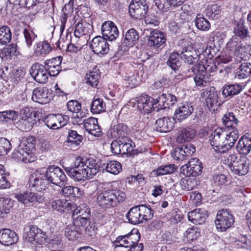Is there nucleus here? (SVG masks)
<instances>
[{
  "label": "nucleus",
  "instance_id": "1",
  "mask_svg": "<svg viewBox=\"0 0 251 251\" xmlns=\"http://www.w3.org/2000/svg\"><path fill=\"white\" fill-rule=\"evenodd\" d=\"M99 170V166L95 160L89 158L84 160L81 157L76 158L73 165L65 168L67 174L78 181L85 178H91Z\"/></svg>",
  "mask_w": 251,
  "mask_h": 251
},
{
  "label": "nucleus",
  "instance_id": "2",
  "mask_svg": "<svg viewBox=\"0 0 251 251\" xmlns=\"http://www.w3.org/2000/svg\"><path fill=\"white\" fill-rule=\"evenodd\" d=\"M126 197L125 192L120 189H108L99 194L97 199L101 208L110 209L116 207L118 203L124 201Z\"/></svg>",
  "mask_w": 251,
  "mask_h": 251
},
{
  "label": "nucleus",
  "instance_id": "3",
  "mask_svg": "<svg viewBox=\"0 0 251 251\" xmlns=\"http://www.w3.org/2000/svg\"><path fill=\"white\" fill-rule=\"evenodd\" d=\"M34 142L35 138L30 137L27 138L26 141L21 142L13 152V158L25 163L34 162L36 159V156L33 152Z\"/></svg>",
  "mask_w": 251,
  "mask_h": 251
},
{
  "label": "nucleus",
  "instance_id": "4",
  "mask_svg": "<svg viewBox=\"0 0 251 251\" xmlns=\"http://www.w3.org/2000/svg\"><path fill=\"white\" fill-rule=\"evenodd\" d=\"M47 180L51 183L63 188H71L66 185V176L62 169L55 166H49L46 172Z\"/></svg>",
  "mask_w": 251,
  "mask_h": 251
},
{
  "label": "nucleus",
  "instance_id": "5",
  "mask_svg": "<svg viewBox=\"0 0 251 251\" xmlns=\"http://www.w3.org/2000/svg\"><path fill=\"white\" fill-rule=\"evenodd\" d=\"M205 62L200 61L198 63L199 69L204 72L196 75L194 77L195 84L197 86H205L210 81L211 75H208V73H213L217 70L216 65L213 62H208L205 60Z\"/></svg>",
  "mask_w": 251,
  "mask_h": 251
},
{
  "label": "nucleus",
  "instance_id": "6",
  "mask_svg": "<svg viewBox=\"0 0 251 251\" xmlns=\"http://www.w3.org/2000/svg\"><path fill=\"white\" fill-rule=\"evenodd\" d=\"M235 219L231 212L227 209L219 210L215 221L216 228L219 232H224L234 224Z\"/></svg>",
  "mask_w": 251,
  "mask_h": 251
},
{
  "label": "nucleus",
  "instance_id": "7",
  "mask_svg": "<svg viewBox=\"0 0 251 251\" xmlns=\"http://www.w3.org/2000/svg\"><path fill=\"white\" fill-rule=\"evenodd\" d=\"M72 211L73 222L77 226L84 228L90 218V208L86 205H75Z\"/></svg>",
  "mask_w": 251,
  "mask_h": 251
},
{
  "label": "nucleus",
  "instance_id": "8",
  "mask_svg": "<svg viewBox=\"0 0 251 251\" xmlns=\"http://www.w3.org/2000/svg\"><path fill=\"white\" fill-rule=\"evenodd\" d=\"M226 131L222 128H217L212 131L209 136V143L214 151L223 153V145L225 140Z\"/></svg>",
  "mask_w": 251,
  "mask_h": 251
},
{
  "label": "nucleus",
  "instance_id": "9",
  "mask_svg": "<svg viewBox=\"0 0 251 251\" xmlns=\"http://www.w3.org/2000/svg\"><path fill=\"white\" fill-rule=\"evenodd\" d=\"M148 6L145 0H132L129 6V13L135 19H141L147 12Z\"/></svg>",
  "mask_w": 251,
  "mask_h": 251
},
{
  "label": "nucleus",
  "instance_id": "10",
  "mask_svg": "<svg viewBox=\"0 0 251 251\" xmlns=\"http://www.w3.org/2000/svg\"><path fill=\"white\" fill-rule=\"evenodd\" d=\"M69 120L68 116L60 114H50L44 120L46 125L51 129H57L65 126Z\"/></svg>",
  "mask_w": 251,
  "mask_h": 251
},
{
  "label": "nucleus",
  "instance_id": "11",
  "mask_svg": "<svg viewBox=\"0 0 251 251\" xmlns=\"http://www.w3.org/2000/svg\"><path fill=\"white\" fill-rule=\"evenodd\" d=\"M26 239L32 244H43L47 238L46 233L35 225L29 226V231L27 232Z\"/></svg>",
  "mask_w": 251,
  "mask_h": 251
},
{
  "label": "nucleus",
  "instance_id": "12",
  "mask_svg": "<svg viewBox=\"0 0 251 251\" xmlns=\"http://www.w3.org/2000/svg\"><path fill=\"white\" fill-rule=\"evenodd\" d=\"M157 104L158 103L155 102V99L148 97L147 95L142 96L137 100L138 109L147 113L150 112L152 109L155 110L156 108L158 111L159 108Z\"/></svg>",
  "mask_w": 251,
  "mask_h": 251
},
{
  "label": "nucleus",
  "instance_id": "13",
  "mask_svg": "<svg viewBox=\"0 0 251 251\" xmlns=\"http://www.w3.org/2000/svg\"><path fill=\"white\" fill-rule=\"evenodd\" d=\"M30 74L36 82L40 83L47 82L49 76L45 66L39 63H35L31 66Z\"/></svg>",
  "mask_w": 251,
  "mask_h": 251
},
{
  "label": "nucleus",
  "instance_id": "14",
  "mask_svg": "<svg viewBox=\"0 0 251 251\" xmlns=\"http://www.w3.org/2000/svg\"><path fill=\"white\" fill-rule=\"evenodd\" d=\"M101 31L102 37L110 41L116 40L119 35L116 25L110 21H106L102 24Z\"/></svg>",
  "mask_w": 251,
  "mask_h": 251
},
{
  "label": "nucleus",
  "instance_id": "15",
  "mask_svg": "<svg viewBox=\"0 0 251 251\" xmlns=\"http://www.w3.org/2000/svg\"><path fill=\"white\" fill-rule=\"evenodd\" d=\"M104 37L98 36L94 37L91 42V48L97 54H105L109 50V45Z\"/></svg>",
  "mask_w": 251,
  "mask_h": 251
},
{
  "label": "nucleus",
  "instance_id": "16",
  "mask_svg": "<svg viewBox=\"0 0 251 251\" xmlns=\"http://www.w3.org/2000/svg\"><path fill=\"white\" fill-rule=\"evenodd\" d=\"M194 108L191 103L183 102L180 103L175 111L174 120L176 123H180L190 116Z\"/></svg>",
  "mask_w": 251,
  "mask_h": 251
},
{
  "label": "nucleus",
  "instance_id": "17",
  "mask_svg": "<svg viewBox=\"0 0 251 251\" xmlns=\"http://www.w3.org/2000/svg\"><path fill=\"white\" fill-rule=\"evenodd\" d=\"M93 30V25L85 22L79 21L75 25L74 35L76 38L84 37L86 40L90 39Z\"/></svg>",
  "mask_w": 251,
  "mask_h": 251
},
{
  "label": "nucleus",
  "instance_id": "18",
  "mask_svg": "<svg viewBox=\"0 0 251 251\" xmlns=\"http://www.w3.org/2000/svg\"><path fill=\"white\" fill-rule=\"evenodd\" d=\"M50 204L53 210L60 213H70L75 207V204L64 199L52 200Z\"/></svg>",
  "mask_w": 251,
  "mask_h": 251
},
{
  "label": "nucleus",
  "instance_id": "19",
  "mask_svg": "<svg viewBox=\"0 0 251 251\" xmlns=\"http://www.w3.org/2000/svg\"><path fill=\"white\" fill-rule=\"evenodd\" d=\"M85 129L92 135L99 137L101 135L102 131L100 127L98 125L97 119L90 117L82 121Z\"/></svg>",
  "mask_w": 251,
  "mask_h": 251
},
{
  "label": "nucleus",
  "instance_id": "20",
  "mask_svg": "<svg viewBox=\"0 0 251 251\" xmlns=\"http://www.w3.org/2000/svg\"><path fill=\"white\" fill-rule=\"evenodd\" d=\"M18 240V236L14 231L8 228L0 230V243L9 246L15 244Z\"/></svg>",
  "mask_w": 251,
  "mask_h": 251
},
{
  "label": "nucleus",
  "instance_id": "21",
  "mask_svg": "<svg viewBox=\"0 0 251 251\" xmlns=\"http://www.w3.org/2000/svg\"><path fill=\"white\" fill-rule=\"evenodd\" d=\"M180 56L182 59H183L185 62L189 64H192L196 61L198 62V63L200 61H200V59L202 58V55H198L196 50L192 47L183 48Z\"/></svg>",
  "mask_w": 251,
  "mask_h": 251
},
{
  "label": "nucleus",
  "instance_id": "22",
  "mask_svg": "<svg viewBox=\"0 0 251 251\" xmlns=\"http://www.w3.org/2000/svg\"><path fill=\"white\" fill-rule=\"evenodd\" d=\"M62 62V57L58 56L49 59L45 62V67L50 76H56L61 71L60 65Z\"/></svg>",
  "mask_w": 251,
  "mask_h": 251
},
{
  "label": "nucleus",
  "instance_id": "23",
  "mask_svg": "<svg viewBox=\"0 0 251 251\" xmlns=\"http://www.w3.org/2000/svg\"><path fill=\"white\" fill-rule=\"evenodd\" d=\"M166 41V39L163 32L154 30L151 33L148 44L149 46L157 49L163 45Z\"/></svg>",
  "mask_w": 251,
  "mask_h": 251
},
{
  "label": "nucleus",
  "instance_id": "24",
  "mask_svg": "<svg viewBox=\"0 0 251 251\" xmlns=\"http://www.w3.org/2000/svg\"><path fill=\"white\" fill-rule=\"evenodd\" d=\"M205 210L198 208L188 213V220L195 225H201L204 223L207 217V214Z\"/></svg>",
  "mask_w": 251,
  "mask_h": 251
},
{
  "label": "nucleus",
  "instance_id": "25",
  "mask_svg": "<svg viewBox=\"0 0 251 251\" xmlns=\"http://www.w3.org/2000/svg\"><path fill=\"white\" fill-rule=\"evenodd\" d=\"M15 198L18 201L24 204H27L28 202L31 203L35 201L42 202L43 199L42 196L35 194L30 191L27 190L24 193H20L15 195Z\"/></svg>",
  "mask_w": 251,
  "mask_h": 251
},
{
  "label": "nucleus",
  "instance_id": "26",
  "mask_svg": "<svg viewBox=\"0 0 251 251\" xmlns=\"http://www.w3.org/2000/svg\"><path fill=\"white\" fill-rule=\"evenodd\" d=\"M21 119L20 123L24 125L23 129L25 130H29L31 129L34 124L32 117V111L28 107L22 108L20 111Z\"/></svg>",
  "mask_w": 251,
  "mask_h": 251
},
{
  "label": "nucleus",
  "instance_id": "27",
  "mask_svg": "<svg viewBox=\"0 0 251 251\" xmlns=\"http://www.w3.org/2000/svg\"><path fill=\"white\" fill-rule=\"evenodd\" d=\"M128 132L127 126L121 123L112 126L109 129L108 133L113 138L122 139L127 137Z\"/></svg>",
  "mask_w": 251,
  "mask_h": 251
},
{
  "label": "nucleus",
  "instance_id": "28",
  "mask_svg": "<svg viewBox=\"0 0 251 251\" xmlns=\"http://www.w3.org/2000/svg\"><path fill=\"white\" fill-rule=\"evenodd\" d=\"M177 101V98L170 93L162 94L155 99V102L158 103L159 109L165 108L174 105Z\"/></svg>",
  "mask_w": 251,
  "mask_h": 251
},
{
  "label": "nucleus",
  "instance_id": "29",
  "mask_svg": "<svg viewBox=\"0 0 251 251\" xmlns=\"http://www.w3.org/2000/svg\"><path fill=\"white\" fill-rule=\"evenodd\" d=\"M67 105L68 110L75 114L74 117L78 119L77 123L80 124L82 121L81 119L86 116V113L81 109V104L77 100H71L68 102Z\"/></svg>",
  "mask_w": 251,
  "mask_h": 251
},
{
  "label": "nucleus",
  "instance_id": "30",
  "mask_svg": "<svg viewBox=\"0 0 251 251\" xmlns=\"http://www.w3.org/2000/svg\"><path fill=\"white\" fill-rule=\"evenodd\" d=\"M51 50V47L47 41H39L34 45L33 53L37 57H45Z\"/></svg>",
  "mask_w": 251,
  "mask_h": 251
},
{
  "label": "nucleus",
  "instance_id": "31",
  "mask_svg": "<svg viewBox=\"0 0 251 251\" xmlns=\"http://www.w3.org/2000/svg\"><path fill=\"white\" fill-rule=\"evenodd\" d=\"M81 227L82 226H78L73 222V224H69L65 227L64 235L70 241H75L81 235Z\"/></svg>",
  "mask_w": 251,
  "mask_h": 251
},
{
  "label": "nucleus",
  "instance_id": "32",
  "mask_svg": "<svg viewBox=\"0 0 251 251\" xmlns=\"http://www.w3.org/2000/svg\"><path fill=\"white\" fill-rule=\"evenodd\" d=\"M239 138V132L238 130L231 131L229 133L226 131L225 140L223 145V153L229 151L233 147Z\"/></svg>",
  "mask_w": 251,
  "mask_h": 251
},
{
  "label": "nucleus",
  "instance_id": "33",
  "mask_svg": "<svg viewBox=\"0 0 251 251\" xmlns=\"http://www.w3.org/2000/svg\"><path fill=\"white\" fill-rule=\"evenodd\" d=\"M205 102L208 107L212 108L214 105H217L219 101L218 93L214 87H210L203 93Z\"/></svg>",
  "mask_w": 251,
  "mask_h": 251
},
{
  "label": "nucleus",
  "instance_id": "34",
  "mask_svg": "<svg viewBox=\"0 0 251 251\" xmlns=\"http://www.w3.org/2000/svg\"><path fill=\"white\" fill-rule=\"evenodd\" d=\"M222 120L223 124L229 130L231 131L238 130L239 121L233 113L229 112L225 114Z\"/></svg>",
  "mask_w": 251,
  "mask_h": 251
},
{
  "label": "nucleus",
  "instance_id": "35",
  "mask_svg": "<svg viewBox=\"0 0 251 251\" xmlns=\"http://www.w3.org/2000/svg\"><path fill=\"white\" fill-rule=\"evenodd\" d=\"M237 151L241 154H248L251 151V138L242 136L236 146Z\"/></svg>",
  "mask_w": 251,
  "mask_h": 251
},
{
  "label": "nucleus",
  "instance_id": "36",
  "mask_svg": "<svg viewBox=\"0 0 251 251\" xmlns=\"http://www.w3.org/2000/svg\"><path fill=\"white\" fill-rule=\"evenodd\" d=\"M139 39V35L137 31L133 28H131L126 32L123 44L127 47H132L138 42Z\"/></svg>",
  "mask_w": 251,
  "mask_h": 251
},
{
  "label": "nucleus",
  "instance_id": "37",
  "mask_svg": "<svg viewBox=\"0 0 251 251\" xmlns=\"http://www.w3.org/2000/svg\"><path fill=\"white\" fill-rule=\"evenodd\" d=\"M155 126L157 131L167 132L173 129L174 124L169 118L164 117L156 121Z\"/></svg>",
  "mask_w": 251,
  "mask_h": 251
},
{
  "label": "nucleus",
  "instance_id": "38",
  "mask_svg": "<svg viewBox=\"0 0 251 251\" xmlns=\"http://www.w3.org/2000/svg\"><path fill=\"white\" fill-rule=\"evenodd\" d=\"M251 76V64L245 62L240 65L235 73V78L242 79Z\"/></svg>",
  "mask_w": 251,
  "mask_h": 251
},
{
  "label": "nucleus",
  "instance_id": "39",
  "mask_svg": "<svg viewBox=\"0 0 251 251\" xmlns=\"http://www.w3.org/2000/svg\"><path fill=\"white\" fill-rule=\"evenodd\" d=\"M124 81L126 86L133 87L139 84L137 73L134 69L127 71L124 75Z\"/></svg>",
  "mask_w": 251,
  "mask_h": 251
},
{
  "label": "nucleus",
  "instance_id": "40",
  "mask_svg": "<svg viewBox=\"0 0 251 251\" xmlns=\"http://www.w3.org/2000/svg\"><path fill=\"white\" fill-rule=\"evenodd\" d=\"M243 90V86L239 84L225 85L223 87L222 94L225 97H232L239 94Z\"/></svg>",
  "mask_w": 251,
  "mask_h": 251
},
{
  "label": "nucleus",
  "instance_id": "41",
  "mask_svg": "<svg viewBox=\"0 0 251 251\" xmlns=\"http://www.w3.org/2000/svg\"><path fill=\"white\" fill-rule=\"evenodd\" d=\"M32 99L33 101L41 104L47 103L49 101L48 93L42 88H36L33 90Z\"/></svg>",
  "mask_w": 251,
  "mask_h": 251
},
{
  "label": "nucleus",
  "instance_id": "42",
  "mask_svg": "<svg viewBox=\"0 0 251 251\" xmlns=\"http://www.w3.org/2000/svg\"><path fill=\"white\" fill-rule=\"evenodd\" d=\"M249 169V166L246 159L243 158V160L240 161L239 163L235 164L230 169L234 174L239 176H244L248 173Z\"/></svg>",
  "mask_w": 251,
  "mask_h": 251
},
{
  "label": "nucleus",
  "instance_id": "43",
  "mask_svg": "<svg viewBox=\"0 0 251 251\" xmlns=\"http://www.w3.org/2000/svg\"><path fill=\"white\" fill-rule=\"evenodd\" d=\"M83 137L79 135L75 130H70L67 139V146L75 147L80 145L83 140Z\"/></svg>",
  "mask_w": 251,
  "mask_h": 251
},
{
  "label": "nucleus",
  "instance_id": "44",
  "mask_svg": "<svg viewBox=\"0 0 251 251\" xmlns=\"http://www.w3.org/2000/svg\"><path fill=\"white\" fill-rule=\"evenodd\" d=\"M202 167L201 166H191L189 165H184L180 169V172L183 175L186 176H193L199 175L201 171Z\"/></svg>",
  "mask_w": 251,
  "mask_h": 251
},
{
  "label": "nucleus",
  "instance_id": "45",
  "mask_svg": "<svg viewBox=\"0 0 251 251\" xmlns=\"http://www.w3.org/2000/svg\"><path fill=\"white\" fill-rule=\"evenodd\" d=\"M126 217L129 222L133 225L143 223L138 206L131 208L127 213Z\"/></svg>",
  "mask_w": 251,
  "mask_h": 251
},
{
  "label": "nucleus",
  "instance_id": "46",
  "mask_svg": "<svg viewBox=\"0 0 251 251\" xmlns=\"http://www.w3.org/2000/svg\"><path fill=\"white\" fill-rule=\"evenodd\" d=\"M13 201L8 198H0V218H4L10 213Z\"/></svg>",
  "mask_w": 251,
  "mask_h": 251
},
{
  "label": "nucleus",
  "instance_id": "47",
  "mask_svg": "<svg viewBox=\"0 0 251 251\" xmlns=\"http://www.w3.org/2000/svg\"><path fill=\"white\" fill-rule=\"evenodd\" d=\"M100 75L99 70L90 71L87 73L85 79L86 83L93 87H96L99 82Z\"/></svg>",
  "mask_w": 251,
  "mask_h": 251
},
{
  "label": "nucleus",
  "instance_id": "48",
  "mask_svg": "<svg viewBox=\"0 0 251 251\" xmlns=\"http://www.w3.org/2000/svg\"><path fill=\"white\" fill-rule=\"evenodd\" d=\"M195 135V131L191 128H186L181 129L178 134L177 141L179 142H189Z\"/></svg>",
  "mask_w": 251,
  "mask_h": 251
},
{
  "label": "nucleus",
  "instance_id": "49",
  "mask_svg": "<svg viewBox=\"0 0 251 251\" xmlns=\"http://www.w3.org/2000/svg\"><path fill=\"white\" fill-rule=\"evenodd\" d=\"M195 22L197 28L201 31H208L211 26L209 22L201 14L197 15Z\"/></svg>",
  "mask_w": 251,
  "mask_h": 251
},
{
  "label": "nucleus",
  "instance_id": "50",
  "mask_svg": "<svg viewBox=\"0 0 251 251\" xmlns=\"http://www.w3.org/2000/svg\"><path fill=\"white\" fill-rule=\"evenodd\" d=\"M126 182V183H128L136 188L143 187L146 183L145 178L142 174H138L137 176H131L128 177Z\"/></svg>",
  "mask_w": 251,
  "mask_h": 251
},
{
  "label": "nucleus",
  "instance_id": "51",
  "mask_svg": "<svg viewBox=\"0 0 251 251\" xmlns=\"http://www.w3.org/2000/svg\"><path fill=\"white\" fill-rule=\"evenodd\" d=\"M176 170L174 164H168L159 166L156 170L152 172V175L163 176L171 174Z\"/></svg>",
  "mask_w": 251,
  "mask_h": 251
},
{
  "label": "nucleus",
  "instance_id": "52",
  "mask_svg": "<svg viewBox=\"0 0 251 251\" xmlns=\"http://www.w3.org/2000/svg\"><path fill=\"white\" fill-rule=\"evenodd\" d=\"M11 32L10 28L6 25L0 27V43L5 45L11 39Z\"/></svg>",
  "mask_w": 251,
  "mask_h": 251
},
{
  "label": "nucleus",
  "instance_id": "53",
  "mask_svg": "<svg viewBox=\"0 0 251 251\" xmlns=\"http://www.w3.org/2000/svg\"><path fill=\"white\" fill-rule=\"evenodd\" d=\"M105 109V103L102 99H95L91 104V110L93 114H99L104 111Z\"/></svg>",
  "mask_w": 251,
  "mask_h": 251
},
{
  "label": "nucleus",
  "instance_id": "54",
  "mask_svg": "<svg viewBox=\"0 0 251 251\" xmlns=\"http://www.w3.org/2000/svg\"><path fill=\"white\" fill-rule=\"evenodd\" d=\"M120 142L122 154L131 153L133 151L134 143L127 137L120 139Z\"/></svg>",
  "mask_w": 251,
  "mask_h": 251
},
{
  "label": "nucleus",
  "instance_id": "55",
  "mask_svg": "<svg viewBox=\"0 0 251 251\" xmlns=\"http://www.w3.org/2000/svg\"><path fill=\"white\" fill-rule=\"evenodd\" d=\"M200 236V231L196 226H192L188 228L184 232V236L188 242L196 240Z\"/></svg>",
  "mask_w": 251,
  "mask_h": 251
},
{
  "label": "nucleus",
  "instance_id": "56",
  "mask_svg": "<svg viewBox=\"0 0 251 251\" xmlns=\"http://www.w3.org/2000/svg\"><path fill=\"white\" fill-rule=\"evenodd\" d=\"M17 51V46L14 44H10L0 50V57L2 59L5 57L10 58L16 55Z\"/></svg>",
  "mask_w": 251,
  "mask_h": 251
},
{
  "label": "nucleus",
  "instance_id": "57",
  "mask_svg": "<svg viewBox=\"0 0 251 251\" xmlns=\"http://www.w3.org/2000/svg\"><path fill=\"white\" fill-rule=\"evenodd\" d=\"M25 44L28 49H30L33 42L37 37V35L32 30L25 28L23 31Z\"/></svg>",
  "mask_w": 251,
  "mask_h": 251
},
{
  "label": "nucleus",
  "instance_id": "58",
  "mask_svg": "<svg viewBox=\"0 0 251 251\" xmlns=\"http://www.w3.org/2000/svg\"><path fill=\"white\" fill-rule=\"evenodd\" d=\"M234 32L235 34L240 37L241 38L244 39L248 36L249 35V31L242 21H240L236 27H234Z\"/></svg>",
  "mask_w": 251,
  "mask_h": 251
},
{
  "label": "nucleus",
  "instance_id": "59",
  "mask_svg": "<svg viewBox=\"0 0 251 251\" xmlns=\"http://www.w3.org/2000/svg\"><path fill=\"white\" fill-rule=\"evenodd\" d=\"M177 52H173L171 54L167 62V65L174 71L178 70L181 65Z\"/></svg>",
  "mask_w": 251,
  "mask_h": 251
},
{
  "label": "nucleus",
  "instance_id": "60",
  "mask_svg": "<svg viewBox=\"0 0 251 251\" xmlns=\"http://www.w3.org/2000/svg\"><path fill=\"white\" fill-rule=\"evenodd\" d=\"M29 187H41L45 188H48L49 186V182L48 180L39 179L38 177H34L32 176L31 177H30L29 181Z\"/></svg>",
  "mask_w": 251,
  "mask_h": 251
},
{
  "label": "nucleus",
  "instance_id": "61",
  "mask_svg": "<svg viewBox=\"0 0 251 251\" xmlns=\"http://www.w3.org/2000/svg\"><path fill=\"white\" fill-rule=\"evenodd\" d=\"M106 170L107 172L114 175L119 174L122 170L121 164L116 161H110L107 163Z\"/></svg>",
  "mask_w": 251,
  "mask_h": 251
},
{
  "label": "nucleus",
  "instance_id": "62",
  "mask_svg": "<svg viewBox=\"0 0 251 251\" xmlns=\"http://www.w3.org/2000/svg\"><path fill=\"white\" fill-rule=\"evenodd\" d=\"M220 12V6L217 4L209 6L205 11L206 15L212 19L217 18Z\"/></svg>",
  "mask_w": 251,
  "mask_h": 251
},
{
  "label": "nucleus",
  "instance_id": "63",
  "mask_svg": "<svg viewBox=\"0 0 251 251\" xmlns=\"http://www.w3.org/2000/svg\"><path fill=\"white\" fill-rule=\"evenodd\" d=\"M138 207L143 222L144 220L146 221L152 218L153 213L152 212L151 209L150 207L141 205L138 206Z\"/></svg>",
  "mask_w": 251,
  "mask_h": 251
},
{
  "label": "nucleus",
  "instance_id": "64",
  "mask_svg": "<svg viewBox=\"0 0 251 251\" xmlns=\"http://www.w3.org/2000/svg\"><path fill=\"white\" fill-rule=\"evenodd\" d=\"M11 148V143L7 139L0 138V156L6 154Z\"/></svg>",
  "mask_w": 251,
  "mask_h": 251
}]
</instances>
